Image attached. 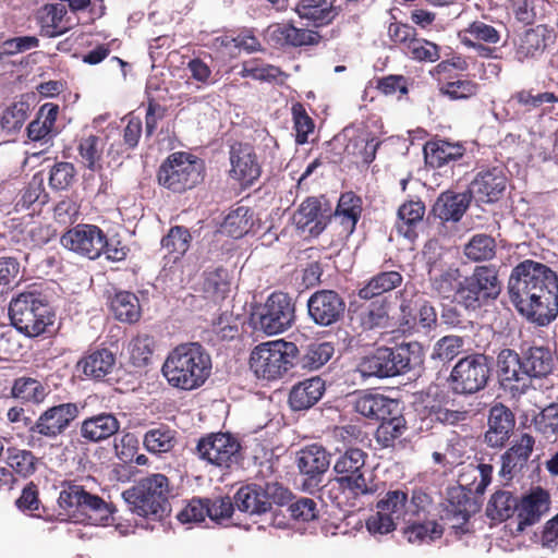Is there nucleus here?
<instances>
[{
	"label": "nucleus",
	"mask_w": 558,
	"mask_h": 558,
	"mask_svg": "<svg viewBox=\"0 0 558 558\" xmlns=\"http://www.w3.org/2000/svg\"><path fill=\"white\" fill-rule=\"evenodd\" d=\"M501 292V282L495 266H476L472 274L464 276L460 303L466 311L476 313L494 302Z\"/></svg>",
	"instance_id": "1a4fd4ad"
},
{
	"label": "nucleus",
	"mask_w": 558,
	"mask_h": 558,
	"mask_svg": "<svg viewBox=\"0 0 558 558\" xmlns=\"http://www.w3.org/2000/svg\"><path fill=\"white\" fill-rule=\"evenodd\" d=\"M308 318L318 327H332L344 317L345 301L335 290L319 289L306 302Z\"/></svg>",
	"instance_id": "4468645a"
},
{
	"label": "nucleus",
	"mask_w": 558,
	"mask_h": 558,
	"mask_svg": "<svg viewBox=\"0 0 558 558\" xmlns=\"http://www.w3.org/2000/svg\"><path fill=\"white\" fill-rule=\"evenodd\" d=\"M298 345L276 340L257 345L250 357L252 371L258 378L275 380L295 367Z\"/></svg>",
	"instance_id": "423d86ee"
},
{
	"label": "nucleus",
	"mask_w": 558,
	"mask_h": 558,
	"mask_svg": "<svg viewBox=\"0 0 558 558\" xmlns=\"http://www.w3.org/2000/svg\"><path fill=\"white\" fill-rule=\"evenodd\" d=\"M521 351L505 348L497 355V372L502 383L524 381Z\"/></svg>",
	"instance_id": "a18cd8bd"
},
{
	"label": "nucleus",
	"mask_w": 558,
	"mask_h": 558,
	"mask_svg": "<svg viewBox=\"0 0 558 558\" xmlns=\"http://www.w3.org/2000/svg\"><path fill=\"white\" fill-rule=\"evenodd\" d=\"M494 359L484 353L461 357L452 367L449 385L454 395L471 396L483 390L490 378Z\"/></svg>",
	"instance_id": "6e6552de"
},
{
	"label": "nucleus",
	"mask_w": 558,
	"mask_h": 558,
	"mask_svg": "<svg viewBox=\"0 0 558 558\" xmlns=\"http://www.w3.org/2000/svg\"><path fill=\"white\" fill-rule=\"evenodd\" d=\"M464 340L460 336H445L437 340L433 347L430 359L442 365L451 362L463 349Z\"/></svg>",
	"instance_id": "4d7b16f0"
},
{
	"label": "nucleus",
	"mask_w": 558,
	"mask_h": 558,
	"mask_svg": "<svg viewBox=\"0 0 558 558\" xmlns=\"http://www.w3.org/2000/svg\"><path fill=\"white\" fill-rule=\"evenodd\" d=\"M550 495L541 486L530 488L518 500V526L519 532H523L527 526H532L550 509Z\"/></svg>",
	"instance_id": "6ab92c4d"
},
{
	"label": "nucleus",
	"mask_w": 558,
	"mask_h": 558,
	"mask_svg": "<svg viewBox=\"0 0 558 558\" xmlns=\"http://www.w3.org/2000/svg\"><path fill=\"white\" fill-rule=\"evenodd\" d=\"M120 421L113 413L101 412L85 418L81 423L80 435L89 442H100L116 435Z\"/></svg>",
	"instance_id": "cd10ccee"
},
{
	"label": "nucleus",
	"mask_w": 558,
	"mask_h": 558,
	"mask_svg": "<svg viewBox=\"0 0 558 558\" xmlns=\"http://www.w3.org/2000/svg\"><path fill=\"white\" fill-rule=\"evenodd\" d=\"M254 317L255 325L265 333L272 336L284 332L295 323V303L288 293L272 292Z\"/></svg>",
	"instance_id": "9b49d317"
},
{
	"label": "nucleus",
	"mask_w": 558,
	"mask_h": 558,
	"mask_svg": "<svg viewBox=\"0 0 558 558\" xmlns=\"http://www.w3.org/2000/svg\"><path fill=\"white\" fill-rule=\"evenodd\" d=\"M475 311H466L465 307L456 300L440 301V325L448 329L470 330L473 328V320L469 317Z\"/></svg>",
	"instance_id": "58836bf2"
},
{
	"label": "nucleus",
	"mask_w": 558,
	"mask_h": 558,
	"mask_svg": "<svg viewBox=\"0 0 558 558\" xmlns=\"http://www.w3.org/2000/svg\"><path fill=\"white\" fill-rule=\"evenodd\" d=\"M333 353L335 348L331 342H312L305 347H298L295 367L317 371L332 357Z\"/></svg>",
	"instance_id": "2f4dec72"
},
{
	"label": "nucleus",
	"mask_w": 558,
	"mask_h": 558,
	"mask_svg": "<svg viewBox=\"0 0 558 558\" xmlns=\"http://www.w3.org/2000/svg\"><path fill=\"white\" fill-rule=\"evenodd\" d=\"M234 506L239 511L248 514H264L268 504L263 499L260 484H248L241 487L234 495Z\"/></svg>",
	"instance_id": "a19ab883"
},
{
	"label": "nucleus",
	"mask_w": 558,
	"mask_h": 558,
	"mask_svg": "<svg viewBox=\"0 0 558 558\" xmlns=\"http://www.w3.org/2000/svg\"><path fill=\"white\" fill-rule=\"evenodd\" d=\"M470 203L471 198L466 191L463 193L446 191L437 197L430 214L445 222H458L463 217Z\"/></svg>",
	"instance_id": "c85d7f7f"
},
{
	"label": "nucleus",
	"mask_w": 558,
	"mask_h": 558,
	"mask_svg": "<svg viewBox=\"0 0 558 558\" xmlns=\"http://www.w3.org/2000/svg\"><path fill=\"white\" fill-rule=\"evenodd\" d=\"M169 496V480L161 473L143 477L122 493L130 511L154 520H161L170 512Z\"/></svg>",
	"instance_id": "20e7f679"
},
{
	"label": "nucleus",
	"mask_w": 558,
	"mask_h": 558,
	"mask_svg": "<svg viewBox=\"0 0 558 558\" xmlns=\"http://www.w3.org/2000/svg\"><path fill=\"white\" fill-rule=\"evenodd\" d=\"M306 26L320 27L332 22L337 12L327 0H301L295 9Z\"/></svg>",
	"instance_id": "f704fd0d"
},
{
	"label": "nucleus",
	"mask_w": 558,
	"mask_h": 558,
	"mask_svg": "<svg viewBox=\"0 0 558 558\" xmlns=\"http://www.w3.org/2000/svg\"><path fill=\"white\" fill-rule=\"evenodd\" d=\"M507 186V177L500 167H490L480 170L470 182L466 190L471 201L480 204L498 202Z\"/></svg>",
	"instance_id": "dca6fc26"
},
{
	"label": "nucleus",
	"mask_w": 558,
	"mask_h": 558,
	"mask_svg": "<svg viewBox=\"0 0 558 558\" xmlns=\"http://www.w3.org/2000/svg\"><path fill=\"white\" fill-rule=\"evenodd\" d=\"M59 106L52 102H46L40 106L36 118L27 125V136L33 142L48 144L59 131L56 128Z\"/></svg>",
	"instance_id": "bb28decb"
},
{
	"label": "nucleus",
	"mask_w": 558,
	"mask_h": 558,
	"mask_svg": "<svg viewBox=\"0 0 558 558\" xmlns=\"http://www.w3.org/2000/svg\"><path fill=\"white\" fill-rule=\"evenodd\" d=\"M114 318L122 323L134 324L141 318L138 298L130 291H118L109 301Z\"/></svg>",
	"instance_id": "c9c22d12"
},
{
	"label": "nucleus",
	"mask_w": 558,
	"mask_h": 558,
	"mask_svg": "<svg viewBox=\"0 0 558 558\" xmlns=\"http://www.w3.org/2000/svg\"><path fill=\"white\" fill-rule=\"evenodd\" d=\"M545 29L542 27L527 29L520 39L515 56L519 61L541 56L546 48Z\"/></svg>",
	"instance_id": "8fccbe9b"
},
{
	"label": "nucleus",
	"mask_w": 558,
	"mask_h": 558,
	"mask_svg": "<svg viewBox=\"0 0 558 558\" xmlns=\"http://www.w3.org/2000/svg\"><path fill=\"white\" fill-rule=\"evenodd\" d=\"M114 511L116 508L112 504H108L98 495L85 490L80 514L87 515L95 521L106 522Z\"/></svg>",
	"instance_id": "13d9d810"
},
{
	"label": "nucleus",
	"mask_w": 558,
	"mask_h": 558,
	"mask_svg": "<svg viewBox=\"0 0 558 558\" xmlns=\"http://www.w3.org/2000/svg\"><path fill=\"white\" fill-rule=\"evenodd\" d=\"M9 317L14 329L27 337H37L53 323L51 305L36 288L19 293L9 304Z\"/></svg>",
	"instance_id": "39448f33"
},
{
	"label": "nucleus",
	"mask_w": 558,
	"mask_h": 558,
	"mask_svg": "<svg viewBox=\"0 0 558 558\" xmlns=\"http://www.w3.org/2000/svg\"><path fill=\"white\" fill-rule=\"evenodd\" d=\"M465 256L473 262L492 259L496 254V242L487 234H475L464 246Z\"/></svg>",
	"instance_id": "052dcab7"
},
{
	"label": "nucleus",
	"mask_w": 558,
	"mask_h": 558,
	"mask_svg": "<svg viewBox=\"0 0 558 558\" xmlns=\"http://www.w3.org/2000/svg\"><path fill=\"white\" fill-rule=\"evenodd\" d=\"M60 242L69 251L96 259L107 246V235L98 226L80 223L69 229Z\"/></svg>",
	"instance_id": "2eb2a0df"
},
{
	"label": "nucleus",
	"mask_w": 558,
	"mask_h": 558,
	"mask_svg": "<svg viewBox=\"0 0 558 558\" xmlns=\"http://www.w3.org/2000/svg\"><path fill=\"white\" fill-rule=\"evenodd\" d=\"M402 280L403 277L398 271H381L373 276L368 282L359 290V296L363 300H372L396 289L402 283Z\"/></svg>",
	"instance_id": "79ce46f5"
},
{
	"label": "nucleus",
	"mask_w": 558,
	"mask_h": 558,
	"mask_svg": "<svg viewBox=\"0 0 558 558\" xmlns=\"http://www.w3.org/2000/svg\"><path fill=\"white\" fill-rule=\"evenodd\" d=\"M423 362L424 348L420 342H401L373 348L360 357L355 372L363 379H388L405 375Z\"/></svg>",
	"instance_id": "f03ea898"
},
{
	"label": "nucleus",
	"mask_w": 558,
	"mask_h": 558,
	"mask_svg": "<svg viewBox=\"0 0 558 558\" xmlns=\"http://www.w3.org/2000/svg\"><path fill=\"white\" fill-rule=\"evenodd\" d=\"M28 110L29 105L27 102H13L1 116L0 124L2 130L10 134L19 132L27 119Z\"/></svg>",
	"instance_id": "69168bd1"
},
{
	"label": "nucleus",
	"mask_w": 558,
	"mask_h": 558,
	"mask_svg": "<svg viewBox=\"0 0 558 558\" xmlns=\"http://www.w3.org/2000/svg\"><path fill=\"white\" fill-rule=\"evenodd\" d=\"M161 372L170 386L185 391L194 390L210 376L211 357L198 342L182 343L170 351Z\"/></svg>",
	"instance_id": "7ed1b4c3"
},
{
	"label": "nucleus",
	"mask_w": 558,
	"mask_h": 558,
	"mask_svg": "<svg viewBox=\"0 0 558 558\" xmlns=\"http://www.w3.org/2000/svg\"><path fill=\"white\" fill-rule=\"evenodd\" d=\"M192 235L186 227H171L168 233L161 239V247L167 251L175 262L181 258L190 248Z\"/></svg>",
	"instance_id": "de8ad7c7"
},
{
	"label": "nucleus",
	"mask_w": 558,
	"mask_h": 558,
	"mask_svg": "<svg viewBox=\"0 0 558 558\" xmlns=\"http://www.w3.org/2000/svg\"><path fill=\"white\" fill-rule=\"evenodd\" d=\"M293 221L298 229L308 230L311 234L318 235L326 227L325 217L322 211V204L316 197H307L302 202Z\"/></svg>",
	"instance_id": "7c9ffc66"
},
{
	"label": "nucleus",
	"mask_w": 558,
	"mask_h": 558,
	"mask_svg": "<svg viewBox=\"0 0 558 558\" xmlns=\"http://www.w3.org/2000/svg\"><path fill=\"white\" fill-rule=\"evenodd\" d=\"M231 178L250 186L260 177V167L252 146L235 143L230 148Z\"/></svg>",
	"instance_id": "aec40b11"
},
{
	"label": "nucleus",
	"mask_w": 558,
	"mask_h": 558,
	"mask_svg": "<svg viewBox=\"0 0 558 558\" xmlns=\"http://www.w3.org/2000/svg\"><path fill=\"white\" fill-rule=\"evenodd\" d=\"M229 271L223 267H218L205 274L204 292L215 302L223 301L230 292Z\"/></svg>",
	"instance_id": "864d4df0"
},
{
	"label": "nucleus",
	"mask_w": 558,
	"mask_h": 558,
	"mask_svg": "<svg viewBox=\"0 0 558 558\" xmlns=\"http://www.w3.org/2000/svg\"><path fill=\"white\" fill-rule=\"evenodd\" d=\"M463 279L460 268L449 265L427 280L433 296L440 301L452 299L460 302Z\"/></svg>",
	"instance_id": "393cba45"
},
{
	"label": "nucleus",
	"mask_w": 558,
	"mask_h": 558,
	"mask_svg": "<svg viewBox=\"0 0 558 558\" xmlns=\"http://www.w3.org/2000/svg\"><path fill=\"white\" fill-rule=\"evenodd\" d=\"M380 145L381 141L377 136L369 131H363L349 141L345 151L361 159L365 165H369L375 160Z\"/></svg>",
	"instance_id": "c03bdc74"
},
{
	"label": "nucleus",
	"mask_w": 558,
	"mask_h": 558,
	"mask_svg": "<svg viewBox=\"0 0 558 558\" xmlns=\"http://www.w3.org/2000/svg\"><path fill=\"white\" fill-rule=\"evenodd\" d=\"M174 435L169 426L160 425L145 433L144 446L151 453L169 452L177 442Z\"/></svg>",
	"instance_id": "3c124183"
},
{
	"label": "nucleus",
	"mask_w": 558,
	"mask_h": 558,
	"mask_svg": "<svg viewBox=\"0 0 558 558\" xmlns=\"http://www.w3.org/2000/svg\"><path fill=\"white\" fill-rule=\"evenodd\" d=\"M395 412L396 414L387 415L385 420H381L376 429L375 438L381 448L393 447L396 440L399 439L407 430V421L402 415L400 404L397 407V411Z\"/></svg>",
	"instance_id": "ea45409f"
},
{
	"label": "nucleus",
	"mask_w": 558,
	"mask_h": 558,
	"mask_svg": "<svg viewBox=\"0 0 558 558\" xmlns=\"http://www.w3.org/2000/svg\"><path fill=\"white\" fill-rule=\"evenodd\" d=\"M535 429L546 439H556L558 435V402L543 408L533 418Z\"/></svg>",
	"instance_id": "680f3d73"
},
{
	"label": "nucleus",
	"mask_w": 558,
	"mask_h": 558,
	"mask_svg": "<svg viewBox=\"0 0 558 558\" xmlns=\"http://www.w3.org/2000/svg\"><path fill=\"white\" fill-rule=\"evenodd\" d=\"M424 157L427 165L433 168L442 169L450 166L461 168V160L465 155V147L461 143H451L446 140L427 142L424 145Z\"/></svg>",
	"instance_id": "4be33fe9"
},
{
	"label": "nucleus",
	"mask_w": 558,
	"mask_h": 558,
	"mask_svg": "<svg viewBox=\"0 0 558 558\" xmlns=\"http://www.w3.org/2000/svg\"><path fill=\"white\" fill-rule=\"evenodd\" d=\"M322 36L314 31L298 28L292 24H276L268 28V40L276 48H298L317 45Z\"/></svg>",
	"instance_id": "5701e85b"
},
{
	"label": "nucleus",
	"mask_w": 558,
	"mask_h": 558,
	"mask_svg": "<svg viewBox=\"0 0 558 558\" xmlns=\"http://www.w3.org/2000/svg\"><path fill=\"white\" fill-rule=\"evenodd\" d=\"M362 201L353 192L342 193L336 208V216L341 217V223L353 232L361 217Z\"/></svg>",
	"instance_id": "09e8293b"
},
{
	"label": "nucleus",
	"mask_w": 558,
	"mask_h": 558,
	"mask_svg": "<svg viewBox=\"0 0 558 558\" xmlns=\"http://www.w3.org/2000/svg\"><path fill=\"white\" fill-rule=\"evenodd\" d=\"M388 322L389 314L386 299H377L371 302L362 315V325L365 329L386 328Z\"/></svg>",
	"instance_id": "774afa93"
},
{
	"label": "nucleus",
	"mask_w": 558,
	"mask_h": 558,
	"mask_svg": "<svg viewBox=\"0 0 558 558\" xmlns=\"http://www.w3.org/2000/svg\"><path fill=\"white\" fill-rule=\"evenodd\" d=\"M408 523L409 525L403 530V535L412 544L433 542L440 538L444 533L442 526L436 521L416 523L411 520Z\"/></svg>",
	"instance_id": "5fc2aeb1"
},
{
	"label": "nucleus",
	"mask_w": 558,
	"mask_h": 558,
	"mask_svg": "<svg viewBox=\"0 0 558 558\" xmlns=\"http://www.w3.org/2000/svg\"><path fill=\"white\" fill-rule=\"evenodd\" d=\"M241 448L238 438L230 433H211L199 438L196 454L201 460L229 470L240 463Z\"/></svg>",
	"instance_id": "f8f14e48"
},
{
	"label": "nucleus",
	"mask_w": 558,
	"mask_h": 558,
	"mask_svg": "<svg viewBox=\"0 0 558 558\" xmlns=\"http://www.w3.org/2000/svg\"><path fill=\"white\" fill-rule=\"evenodd\" d=\"M78 405L74 402L59 403L45 410L31 425L29 446H35L34 434L48 439L62 435L78 416Z\"/></svg>",
	"instance_id": "ddd939ff"
},
{
	"label": "nucleus",
	"mask_w": 558,
	"mask_h": 558,
	"mask_svg": "<svg viewBox=\"0 0 558 558\" xmlns=\"http://www.w3.org/2000/svg\"><path fill=\"white\" fill-rule=\"evenodd\" d=\"M518 500L509 490H497L488 500L486 515L495 521H506L517 514Z\"/></svg>",
	"instance_id": "37998d69"
},
{
	"label": "nucleus",
	"mask_w": 558,
	"mask_h": 558,
	"mask_svg": "<svg viewBox=\"0 0 558 558\" xmlns=\"http://www.w3.org/2000/svg\"><path fill=\"white\" fill-rule=\"evenodd\" d=\"M154 338L146 333L137 335L131 340L129 350L134 366L143 367L149 363L154 352Z\"/></svg>",
	"instance_id": "338daca9"
},
{
	"label": "nucleus",
	"mask_w": 558,
	"mask_h": 558,
	"mask_svg": "<svg viewBox=\"0 0 558 558\" xmlns=\"http://www.w3.org/2000/svg\"><path fill=\"white\" fill-rule=\"evenodd\" d=\"M116 365V355L108 349L95 350L78 362L85 376L102 379Z\"/></svg>",
	"instance_id": "4c0bfd02"
},
{
	"label": "nucleus",
	"mask_w": 558,
	"mask_h": 558,
	"mask_svg": "<svg viewBox=\"0 0 558 558\" xmlns=\"http://www.w3.org/2000/svg\"><path fill=\"white\" fill-rule=\"evenodd\" d=\"M38 459L32 451L19 448H8L7 463L20 476L28 477L36 472Z\"/></svg>",
	"instance_id": "bf43d9fd"
},
{
	"label": "nucleus",
	"mask_w": 558,
	"mask_h": 558,
	"mask_svg": "<svg viewBox=\"0 0 558 558\" xmlns=\"http://www.w3.org/2000/svg\"><path fill=\"white\" fill-rule=\"evenodd\" d=\"M68 14L63 3L46 4L39 13L40 35L47 38H54L65 34L71 26L64 23Z\"/></svg>",
	"instance_id": "473e14b6"
},
{
	"label": "nucleus",
	"mask_w": 558,
	"mask_h": 558,
	"mask_svg": "<svg viewBox=\"0 0 558 558\" xmlns=\"http://www.w3.org/2000/svg\"><path fill=\"white\" fill-rule=\"evenodd\" d=\"M510 301L529 322L544 327L558 315V276L547 265L524 259L511 270Z\"/></svg>",
	"instance_id": "f257e3e1"
},
{
	"label": "nucleus",
	"mask_w": 558,
	"mask_h": 558,
	"mask_svg": "<svg viewBox=\"0 0 558 558\" xmlns=\"http://www.w3.org/2000/svg\"><path fill=\"white\" fill-rule=\"evenodd\" d=\"M325 380L314 376L292 386L289 392L288 403L293 412L306 411L313 408L324 396Z\"/></svg>",
	"instance_id": "b1692460"
},
{
	"label": "nucleus",
	"mask_w": 558,
	"mask_h": 558,
	"mask_svg": "<svg viewBox=\"0 0 558 558\" xmlns=\"http://www.w3.org/2000/svg\"><path fill=\"white\" fill-rule=\"evenodd\" d=\"M45 175L43 171L36 172L27 185L21 190L16 203L15 210H36L49 202V194L45 189Z\"/></svg>",
	"instance_id": "72a5a7b5"
},
{
	"label": "nucleus",
	"mask_w": 558,
	"mask_h": 558,
	"mask_svg": "<svg viewBox=\"0 0 558 558\" xmlns=\"http://www.w3.org/2000/svg\"><path fill=\"white\" fill-rule=\"evenodd\" d=\"M254 225V213L246 206L231 209L220 225V232L233 239H241Z\"/></svg>",
	"instance_id": "e433bc0d"
},
{
	"label": "nucleus",
	"mask_w": 558,
	"mask_h": 558,
	"mask_svg": "<svg viewBox=\"0 0 558 558\" xmlns=\"http://www.w3.org/2000/svg\"><path fill=\"white\" fill-rule=\"evenodd\" d=\"M398 400L388 398L381 393L363 392L357 395L354 400V410L356 413L376 422L385 420L387 415L396 414Z\"/></svg>",
	"instance_id": "a878e982"
},
{
	"label": "nucleus",
	"mask_w": 558,
	"mask_h": 558,
	"mask_svg": "<svg viewBox=\"0 0 558 558\" xmlns=\"http://www.w3.org/2000/svg\"><path fill=\"white\" fill-rule=\"evenodd\" d=\"M407 505V492L393 489L388 490L383 498L377 501L376 508L380 509V513H387L398 522H411Z\"/></svg>",
	"instance_id": "49530a36"
},
{
	"label": "nucleus",
	"mask_w": 558,
	"mask_h": 558,
	"mask_svg": "<svg viewBox=\"0 0 558 558\" xmlns=\"http://www.w3.org/2000/svg\"><path fill=\"white\" fill-rule=\"evenodd\" d=\"M472 489L466 490L463 486L451 487L447 493V500L451 506V511L454 515L468 520L475 511V502L470 496Z\"/></svg>",
	"instance_id": "e2e57ef3"
},
{
	"label": "nucleus",
	"mask_w": 558,
	"mask_h": 558,
	"mask_svg": "<svg viewBox=\"0 0 558 558\" xmlns=\"http://www.w3.org/2000/svg\"><path fill=\"white\" fill-rule=\"evenodd\" d=\"M58 505L69 515L80 514L82 501L85 495V488L82 485L72 484L70 482L62 483Z\"/></svg>",
	"instance_id": "0e129e2a"
},
{
	"label": "nucleus",
	"mask_w": 558,
	"mask_h": 558,
	"mask_svg": "<svg viewBox=\"0 0 558 558\" xmlns=\"http://www.w3.org/2000/svg\"><path fill=\"white\" fill-rule=\"evenodd\" d=\"M515 427V416L510 408L501 402L495 403L488 411L487 429L483 441L490 448L506 447Z\"/></svg>",
	"instance_id": "f3484780"
},
{
	"label": "nucleus",
	"mask_w": 558,
	"mask_h": 558,
	"mask_svg": "<svg viewBox=\"0 0 558 558\" xmlns=\"http://www.w3.org/2000/svg\"><path fill=\"white\" fill-rule=\"evenodd\" d=\"M366 457L362 449L349 448L336 459L332 482L341 492L354 497L374 494L375 490L367 485L364 475Z\"/></svg>",
	"instance_id": "9d476101"
},
{
	"label": "nucleus",
	"mask_w": 558,
	"mask_h": 558,
	"mask_svg": "<svg viewBox=\"0 0 558 558\" xmlns=\"http://www.w3.org/2000/svg\"><path fill=\"white\" fill-rule=\"evenodd\" d=\"M330 453L317 444L306 446L298 452L296 465L306 477L308 486H317L330 466Z\"/></svg>",
	"instance_id": "412c9836"
},
{
	"label": "nucleus",
	"mask_w": 558,
	"mask_h": 558,
	"mask_svg": "<svg viewBox=\"0 0 558 558\" xmlns=\"http://www.w3.org/2000/svg\"><path fill=\"white\" fill-rule=\"evenodd\" d=\"M424 215L425 204L421 199H411L403 203L397 213L396 228L398 233L410 241H414L418 235L417 228L422 225Z\"/></svg>",
	"instance_id": "c756f323"
},
{
	"label": "nucleus",
	"mask_w": 558,
	"mask_h": 558,
	"mask_svg": "<svg viewBox=\"0 0 558 558\" xmlns=\"http://www.w3.org/2000/svg\"><path fill=\"white\" fill-rule=\"evenodd\" d=\"M46 395L45 386L31 377L16 378L11 388V396L24 402L39 403L44 401Z\"/></svg>",
	"instance_id": "603ef678"
},
{
	"label": "nucleus",
	"mask_w": 558,
	"mask_h": 558,
	"mask_svg": "<svg viewBox=\"0 0 558 558\" xmlns=\"http://www.w3.org/2000/svg\"><path fill=\"white\" fill-rule=\"evenodd\" d=\"M76 169L72 162L56 161L49 170L48 185L56 192L69 190L76 181Z\"/></svg>",
	"instance_id": "6e6d98bb"
},
{
	"label": "nucleus",
	"mask_w": 558,
	"mask_h": 558,
	"mask_svg": "<svg viewBox=\"0 0 558 558\" xmlns=\"http://www.w3.org/2000/svg\"><path fill=\"white\" fill-rule=\"evenodd\" d=\"M203 161L190 153L170 154L157 172L158 183L174 192L183 193L203 180Z\"/></svg>",
	"instance_id": "0eeeda50"
},
{
	"label": "nucleus",
	"mask_w": 558,
	"mask_h": 558,
	"mask_svg": "<svg viewBox=\"0 0 558 558\" xmlns=\"http://www.w3.org/2000/svg\"><path fill=\"white\" fill-rule=\"evenodd\" d=\"M522 368L524 380L547 378L555 369L557 356L544 344L523 343L521 345Z\"/></svg>",
	"instance_id": "a211bd4d"
}]
</instances>
